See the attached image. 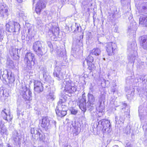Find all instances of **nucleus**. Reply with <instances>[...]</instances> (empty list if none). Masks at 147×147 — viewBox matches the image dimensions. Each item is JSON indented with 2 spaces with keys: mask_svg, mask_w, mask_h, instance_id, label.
<instances>
[{
  "mask_svg": "<svg viewBox=\"0 0 147 147\" xmlns=\"http://www.w3.org/2000/svg\"><path fill=\"white\" fill-rule=\"evenodd\" d=\"M76 28V27H74V29H75Z\"/></svg>",
  "mask_w": 147,
  "mask_h": 147,
  "instance_id": "obj_57",
  "label": "nucleus"
},
{
  "mask_svg": "<svg viewBox=\"0 0 147 147\" xmlns=\"http://www.w3.org/2000/svg\"><path fill=\"white\" fill-rule=\"evenodd\" d=\"M136 47V45L135 43L134 42L131 44L128 45V49H131L133 50H134L135 49Z\"/></svg>",
  "mask_w": 147,
  "mask_h": 147,
  "instance_id": "obj_34",
  "label": "nucleus"
},
{
  "mask_svg": "<svg viewBox=\"0 0 147 147\" xmlns=\"http://www.w3.org/2000/svg\"><path fill=\"white\" fill-rule=\"evenodd\" d=\"M106 51L108 55H114L117 51V46L115 43L110 42L107 43L106 46Z\"/></svg>",
  "mask_w": 147,
  "mask_h": 147,
  "instance_id": "obj_3",
  "label": "nucleus"
},
{
  "mask_svg": "<svg viewBox=\"0 0 147 147\" xmlns=\"http://www.w3.org/2000/svg\"><path fill=\"white\" fill-rule=\"evenodd\" d=\"M46 2L45 0H39L36 4L35 11L37 14H39L42 10L46 7Z\"/></svg>",
  "mask_w": 147,
  "mask_h": 147,
  "instance_id": "obj_5",
  "label": "nucleus"
},
{
  "mask_svg": "<svg viewBox=\"0 0 147 147\" xmlns=\"http://www.w3.org/2000/svg\"><path fill=\"white\" fill-rule=\"evenodd\" d=\"M16 0L19 3H21L23 1V0Z\"/></svg>",
  "mask_w": 147,
  "mask_h": 147,
  "instance_id": "obj_46",
  "label": "nucleus"
},
{
  "mask_svg": "<svg viewBox=\"0 0 147 147\" xmlns=\"http://www.w3.org/2000/svg\"><path fill=\"white\" fill-rule=\"evenodd\" d=\"M85 60L86 61L87 64H90L93 61L94 58L92 57L89 55L85 59Z\"/></svg>",
  "mask_w": 147,
  "mask_h": 147,
  "instance_id": "obj_29",
  "label": "nucleus"
},
{
  "mask_svg": "<svg viewBox=\"0 0 147 147\" xmlns=\"http://www.w3.org/2000/svg\"><path fill=\"white\" fill-rule=\"evenodd\" d=\"M7 147H12L9 144H8L7 145Z\"/></svg>",
  "mask_w": 147,
  "mask_h": 147,
  "instance_id": "obj_49",
  "label": "nucleus"
},
{
  "mask_svg": "<svg viewBox=\"0 0 147 147\" xmlns=\"http://www.w3.org/2000/svg\"><path fill=\"white\" fill-rule=\"evenodd\" d=\"M137 26L136 23L134 22L130 24V26L128 28L129 29L131 30L135 31L136 30Z\"/></svg>",
  "mask_w": 147,
  "mask_h": 147,
  "instance_id": "obj_31",
  "label": "nucleus"
},
{
  "mask_svg": "<svg viewBox=\"0 0 147 147\" xmlns=\"http://www.w3.org/2000/svg\"><path fill=\"white\" fill-rule=\"evenodd\" d=\"M7 94V95L8 94V92H3V95H4V94Z\"/></svg>",
  "mask_w": 147,
  "mask_h": 147,
  "instance_id": "obj_47",
  "label": "nucleus"
},
{
  "mask_svg": "<svg viewBox=\"0 0 147 147\" xmlns=\"http://www.w3.org/2000/svg\"><path fill=\"white\" fill-rule=\"evenodd\" d=\"M125 109V108H122V111H123V110H124V109Z\"/></svg>",
  "mask_w": 147,
  "mask_h": 147,
  "instance_id": "obj_52",
  "label": "nucleus"
},
{
  "mask_svg": "<svg viewBox=\"0 0 147 147\" xmlns=\"http://www.w3.org/2000/svg\"><path fill=\"white\" fill-rule=\"evenodd\" d=\"M41 43L39 41L35 42L33 44V48L34 51L39 55H42L43 54L41 50Z\"/></svg>",
  "mask_w": 147,
  "mask_h": 147,
  "instance_id": "obj_7",
  "label": "nucleus"
},
{
  "mask_svg": "<svg viewBox=\"0 0 147 147\" xmlns=\"http://www.w3.org/2000/svg\"><path fill=\"white\" fill-rule=\"evenodd\" d=\"M86 98H82L80 99L78 103L80 109L84 112L86 110Z\"/></svg>",
  "mask_w": 147,
  "mask_h": 147,
  "instance_id": "obj_11",
  "label": "nucleus"
},
{
  "mask_svg": "<svg viewBox=\"0 0 147 147\" xmlns=\"http://www.w3.org/2000/svg\"><path fill=\"white\" fill-rule=\"evenodd\" d=\"M49 98H50L52 100H53L55 98H54V96L53 94H51V93H50V96Z\"/></svg>",
  "mask_w": 147,
  "mask_h": 147,
  "instance_id": "obj_39",
  "label": "nucleus"
},
{
  "mask_svg": "<svg viewBox=\"0 0 147 147\" xmlns=\"http://www.w3.org/2000/svg\"><path fill=\"white\" fill-rule=\"evenodd\" d=\"M100 105L98 107L96 108L97 110L99 113H102L105 111V107L104 104H102L100 101H99Z\"/></svg>",
  "mask_w": 147,
  "mask_h": 147,
  "instance_id": "obj_22",
  "label": "nucleus"
},
{
  "mask_svg": "<svg viewBox=\"0 0 147 147\" xmlns=\"http://www.w3.org/2000/svg\"><path fill=\"white\" fill-rule=\"evenodd\" d=\"M115 90H114L113 91V92H115Z\"/></svg>",
  "mask_w": 147,
  "mask_h": 147,
  "instance_id": "obj_58",
  "label": "nucleus"
},
{
  "mask_svg": "<svg viewBox=\"0 0 147 147\" xmlns=\"http://www.w3.org/2000/svg\"><path fill=\"white\" fill-rule=\"evenodd\" d=\"M118 117L116 116L115 117V121L116 123H121L123 121L124 119V116L122 117L120 116L119 117V119L118 120Z\"/></svg>",
  "mask_w": 147,
  "mask_h": 147,
  "instance_id": "obj_32",
  "label": "nucleus"
},
{
  "mask_svg": "<svg viewBox=\"0 0 147 147\" xmlns=\"http://www.w3.org/2000/svg\"><path fill=\"white\" fill-rule=\"evenodd\" d=\"M124 105L125 107H126L127 106V105H126V104H125V103H124Z\"/></svg>",
  "mask_w": 147,
  "mask_h": 147,
  "instance_id": "obj_51",
  "label": "nucleus"
},
{
  "mask_svg": "<svg viewBox=\"0 0 147 147\" xmlns=\"http://www.w3.org/2000/svg\"><path fill=\"white\" fill-rule=\"evenodd\" d=\"M7 111L6 109H4L1 112V115L4 119L7 121H8V120L11 121L12 119V116L9 113L8 114L9 119H8L7 118Z\"/></svg>",
  "mask_w": 147,
  "mask_h": 147,
  "instance_id": "obj_13",
  "label": "nucleus"
},
{
  "mask_svg": "<svg viewBox=\"0 0 147 147\" xmlns=\"http://www.w3.org/2000/svg\"><path fill=\"white\" fill-rule=\"evenodd\" d=\"M71 28L72 31L75 32L78 30L79 28V25L76 23H74L71 26Z\"/></svg>",
  "mask_w": 147,
  "mask_h": 147,
  "instance_id": "obj_23",
  "label": "nucleus"
},
{
  "mask_svg": "<svg viewBox=\"0 0 147 147\" xmlns=\"http://www.w3.org/2000/svg\"><path fill=\"white\" fill-rule=\"evenodd\" d=\"M125 147H132V146L130 143H128L126 144Z\"/></svg>",
  "mask_w": 147,
  "mask_h": 147,
  "instance_id": "obj_41",
  "label": "nucleus"
},
{
  "mask_svg": "<svg viewBox=\"0 0 147 147\" xmlns=\"http://www.w3.org/2000/svg\"><path fill=\"white\" fill-rule=\"evenodd\" d=\"M134 55L129 56L128 58V59L129 61V62L132 63H134V60L136 59V57L137 55V52L136 51H134Z\"/></svg>",
  "mask_w": 147,
  "mask_h": 147,
  "instance_id": "obj_25",
  "label": "nucleus"
},
{
  "mask_svg": "<svg viewBox=\"0 0 147 147\" xmlns=\"http://www.w3.org/2000/svg\"><path fill=\"white\" fill-rule=\"evenodd\" d=\"M137 9L140 13L142 12L147 13V3L143 4L141 8H139L138 9V8Z\"/></svg>",
  "mask_w": 147,
  "mask_h": 147,
  "instance_id": "obj_19",
  "label": "nucleus"
},
{
  "mask_svg": "<svg viewBox=\"0 0 147 147\" xmlns=\"http://www.w3.org/2000/svg\"><path fill=\"white\" fill-rule=\"evenodd\" d=\"M49 35H56L59 34V28L58 27L52 26L50 28L48 31Z\"/></svg>",
  "mask_w": 147,
  "mask_h": 147,
  "instance_id": "obj_12",
  "label": "nucleus"
},
{
  "mask_svg": "<svg viewBox=\"0 0 147 147\" xmlns=\"http://www.w3.org/2000/svg\"><path fill=\"white\" fill-rule=\"evenodd\" d=\"M70 111H71V113L73 115H76L78 112L77 110L73 108H70Z\"/></svg>",
  "mask_w": 147,
  "mask_h": 147,
  "instance_id": "obj_35",
  "label": "nucleus"
},
{
  "mask_svg": "<svg viewBox=\"0 0 147 147\" xmlns=\"http://www.w3.org/2000/svg\"><path fill=\"white\" fill-rule=\"evenodd\" d=\"M7 27L9 28V31L10 32H16L19 31L20 28V26L18 23L17 22H11L6 24Z\"/></svg>",
  "mask_w": 147,
  "mask_h": 147,
  "instance_id": "obj_4",
  "label": "nucleus"
},
{
  "mask_svg": "<svg viewBox=\"0 0 147 147\" xmlns=\"http://www.w3.org/2000/svg\"><path fill=\"white\" fill-rule=\"evenodd\" d=\"M3 125L2 124V122L0 121V129L2 127H3Z\"/></svg>",
  "mask_w": 147,
  "mask_h": 147,
  "instance_id": "obj_43",
  "label": "nucleus"
},
{
  "mask_svg": "<svg viewBox=\"0 0 147 147\" xmlns=\"http://www.w3.org/2000/svg\"><path fill=\"white\" fill-rule=\"evenodd\" d=\"M24 92L23 94V97L24 99L27 100H30L32 99V92Z\"/></svg>",
  "mask_w": 147,
  "mask_h": 147,
  "instance_id": "obj_21",
  "label": "nucleus"
},
{
  "mask_svg": "<svg viewBox=\"0 0 147 147\" xmlns=\"http://www.w3.org/2000/svg\"><path fill=\"white\" fill-rule=\"evenodd\" d=\"M53 75L54 76H56V77L58 78L59 80H61L63 79V77L61 76V78L59 77V75L57 72L55 71L53 72Z\"/></svg>",
  "mask_w": 147,
  "mask_h": 147,
  "instance_id": "obj_36",
  "label": "nucleus"
},
{
  "mask_svg": "<svg viewBox=\"0 0 147 147\" xmlns=\"http://www.w3.org/2000/svg\"><path fill=\"white\" fill-rule=\"evenodd\" d=\"M96 127H97L98 125H97V124H96Z\"/></svg>",
  "mask_w": 147,
  "mask_h": 147,
  "instance_id": "obj_54",
  "label": "nucleus"
},
{
  "mask_svg": "<svg viewBox=\"0 0 147 147\" xmlns=\"http://www.w3.org/2000/svg\"><path fill=\"white\" fill-rule=\"evenodd\" d=\"M113 147H119L118 145H115Z\"/></svg>",
  "mask_w": 147,
  "mask_h": 147,
  "instance_id": "obj_50",
  "label": "nucleus"
},
{
  "mask_svg": "<svg viewBox=\"0 0 147 147\" xmlns=\"http://www.w3.org/2000/svg\"><path fill=\"white\" fill-rule=\"evenodd\" d=\"M0 133L3 136L5 135H7V134L6 128L3 127H2L0 129Z\"/></svg>",
  "mask_w": 147,
  "mask_h": 147,
  "instance_id": "obj_30",
  "label": "nucleus"
},
{
  "mask_svg": "<svg viewBox=\"0 0 147 147\" xmlns=\"http://www.w3.org/2000/svg\"><path fill=\"white\" fill-rule=\"evenodd\" d=\"M43 76H44V77H45V75L44 74V75H43Z\"/></svg>",
  "mask_w": 147,
  "mask_h": 147,
  "instance_id": "obj_55",
  "label": "nucleus"
},
{
  "mask_svg": "<svg viewBox=\"0 0 147 147\" xmlns=\"http://www.w3.org/2000/svg\"><path fill=\"white\" fill-rule=\"evenodd\" d=\"M9 15V8L3 5L0 6V16L5 17Z\"/></svg>",
  "mask_w": 147,
  "mask_h": 147,
  "instance_id": "obj_8",
  "label": "nucleus"
},
{
  "mask_svg": "<svg viewBox=\"0 0 147 147\" xmlns=\"http://www.w3.org/2000/svg\"><path fill=\"white\" fill-rule=\"evenodd\" d=\"M68 126L70 128H72L71 126H72V127H74V129H75V131L77 132H78V127L75 125V124H74L73 121H71V122H69L68 123Z\"/></svg>",
  "mask_w": 147,
  "mask_h": 147,
  "instance_id": "obj_28",
  "label": "nucleus"
},
{
  "mask_svg": "<svg viewBox=\"0 0 147 147\" xmlns=\"http://www.w3.org/2000/svg\"><path fill=\"white\" fill-rule=\"evenodd\" d=\"M34 90L35 91L42 92L43 91L42 84L40 81L37 80H34Z\"/></svg>",
  "mask_w": 147,
  "mask_h": 147,
  "instance_id": "obj_9",
  "label": "nucleus"
},
{
  "mask_svg": "<svg viewBox=\"0 0 147 147\" xmlns=\"http://www.w3.org/2000/svg\"><path fill=\"white\" fill-rule=\"evenodd\" d=\"M30 131L33 138L34 139H35L36 134H37L39 131L34 128H31Z\"/></svg>",
  "mask_w": 147,
  "mask_h": 147,
  "instance_id": "obj_27",
  "label": "nucleus"
},
{
  "mask_svg": "<svg viewBox=\"0 0 147 147\" xmlns=\"http://www.w3.org/2000/svg\"><path fill=\"white\" fill-rule=\"evenodd\" d=\"M142 106H140L139 108V116L141 120H144L147 118V112L145 113L143 110H142Z\"/></svg>",
  "mask_w": 147,
  "mask_h": 147,
  "instance_id": "obj_15",
  "label": "nucleus"
},
{
  "mask_svg": "<svg viewBox=\"0 0 147 147\" xmlns=\"http://www.w3.org/2000/svg\"><path fill=\"white\" fill-rule=\"evenodd\" d=\"M84 94H85V93L83 94H82V98H85V97H84Z\"/></svg>",
  "mask_w": 147,
  "mask_h": 147,
  "instance_id": "obj_48",
  "label": "nucleus"
},
{
  "mask_svg": "<svg viewBox=\"0 0 147 147\" xmlns=\"http://www.w3.org/2000/svg\"><path fill=\"white\" fill-rule=\"evenodd\" d=\"M4 30L3 28L1 27H0V40L1 38L3 33L4 32Z\"/></svg>",
  "mask_w": 147,
  "mask_h": 147,
  "instance_id": "obj_37",
  "label": "nucleus"
},
{
  "mask_svg": "<svg viewBox=\"0 0 147 147\" xmlns=\"http://www.w3.org/2000/svg\"><path fill=\"white\" fill-rule=\"evenodd\" d=\"M53 123V124L54 125H55L56 124V122L54 120H51V121Z\"/></svg>",
  "mask_w": 147,
  "mask_h": 147,
  "instance_id": "obj_44",
  "label": "nucleus"
},
{
  "mask_svg": "<svg viewBox=\"0 0 147 147\" xmlns=\"http://www.w3.org/2000/svg\"><path fill=\"white\" fill-rule=\"evenodd\" d=\"M23 88L25 89V90L22 91L23 92H26V91H27V90H26V87L25 86H24L23 87Z\"/></svg>",
  "mask_w": 147,
  "mask_h": 147,
  "instance_id": "obj_45",
  "label": "nucleus"
},
{
  "mask_svg": "<svg viewBox=\"0 0 147 147\" xmlns=\"http://www.w3.org/2000/svg\"><path fill=\"white\" fill-rule=\"evenodd\" d=\"M34 55L31 53H27L25 55L24 61L27 67L28 68H31L35 64Z\"/></svg>",
  "mask_w": 147,
  "mask_h": 147,
  "instance_id": "obj_2",
  "label": "nucleus"
},
{
  "mask_svg": "<svg viewBox=\"0 0 147 147\" xmlns=\"http://www.w3.org/2000/svg\"><path fill=\"white\" fill-rule=\"evenodd\" d=\"M119 106V105H116V106L117 107V106Z\"/></svg>",
  "mask_w": 147,
  "mask_h": 147,
  "instance_id": "obj_56",
  "label": "nucleus"
},
{
  "mask_svg": "<svg viewBox=\"0 0 147 147\" xmlns=\"http://www.w3.org/2000/svg\"><path fill=\"white\" fill-rule=\"evenodd\" d=\"M19 16H22V15H20H20H19Z\"/></svg>",
  "mask_w": 147,
  "mask_h": 147,
  "instance_id": "obj_53",
  "label": "nucleus"
},
{
  "mask_svg": "<svg viewBox=\"0 0 147 147\" xmlns=\"http://www.w3.org/2000/svg\"><path fill=\"white\" fill-rule=\"evenodd\" d=\"M4 73L2 76L3 79L4 80L7 79L11 82H13L14 81V79L11 76V74H10L7 71H4Z\"/></svg>",
  "mask_w": 147,
  "mask_h": 147,
  "instance_id": "obj_14",
  "label": "nucleus"
},
{
  "mask_svg": "<svg viewBox=\"0 0 147 147\" xmlns=\"http://www.w3.org/2000/svg\"><path fill=\"white\" fill-rule=\"evenodd\" d=\"M45 136L42 134H41L39 132L36 134V136L35 139L38 140H43L45 139Z\"/></svg>",
  "mask_w": 147,
  "mask_h": 147,
  "instance_id": "obj_24",
  "label": "nucleus"
},
{
  "mask_svg": "<svg viewBox=\"0 0 147 147\" xmlns=\"http://www.w3.org/2000/svg\"><path fill=\"white\" fill-rule=\"evenodd\" d=\"M49 119L47 117H43L42 120L41 126L44 128H47L49 125Z\"/></svg>",
  "mask_w": 147,
  "mask_h": 147,
  "instance_id": "obj_16",
  "label": "nucleus"
},
{
  "mask_svg": "<svg viewBox=\"0 0 147 147\" xmlns=\"http://www.w3.org/2000/svg\"><path fill=\"white\" fill-rule=\"evenodd\" d=\"M142 45L144 49H147V36L143 37L142 39Z\"/></svg>",
  "mask_w": 147,
  "mask_h": 147,
  "instance_id": "obj_26",
  "label": "nucleus"
},
{
  "mask_svg": "<svg viewBox=\"0 0 147 147\" xmlns=\"http://www.w3.org/2000/svg\"><path fill=\"white\" fill-rule=\"evenodd\" d=\"M64 84L65 85V90L66 91H69L71 89V87L73 86L72 82L69 79L67 78L65 79L63 82Z\"/></svg>",
  "mask_w": 147,
  "mask_h": 147,
  "instance_id": "obj_10",
  "label": "nucleus"
},
{
  "mask_svg": "<svg viewBox=\"0 0 147 147\" xmlns=\"http://www.w3.org/2000/svg\"><path fill=\"white\" fill-rule=\"evenodd\" d=\"M98 123H100L102 126V131L103 133L107 132L110 128L111 124L108 120H102L101 121H99Z\"/></svg>",
  "mask_w": 147,
  "mask_h": 147,
  "instance_id": "obj_6",
  "label": "nucleus"
},
{
  "mask_svg": "<svg viewBox=\"0 0 147 147\" xmlns=\"http://www.w3.org/2000/svg\"><path fill=\"white\" fill-rule=\"evenodd\" d=\"M88 97L89 102L90 103L88 107L90 108V109L92 110L93 109V107L91 106V105H93L94 104V102L95 101L94 98L93 96L90 93L88 94Z\"/></svg>",
  "mask_w": 147,
  "mask_h": 147,
  "instance_id": "obj_17",
  "label": "nucleus"
},
{
  "mask_svg": "<svg viewBox=\"0 0 147 147\" xmlns=\"http://www.w3.org/2000/svg\"><path fill=\"white\" fill-rule=\"evenodd\" d=\"M47 43L48 46L50 48H51L52 47H53V46L51 44V43L50 42H47Z\"/></svg>",
  "mask_w": 147,
  "mask_h": 147,
  "instance_id": "obj_40",
  "label": "nucleus"
},
{
  "mask_svg": "<svg viewBox=\"0 0 147 147\" xmlns=\"http://www.w3.org/2000/svg\"><path fill=\"white\" fill-rule=\"evenodd\" d=\"M134 93H132V92H128V94H127V98L128 99L129 98L130 99V98L131 97V96H133V95Z\"/></svg>",
  "mask_w": 147,
  "mask_h": 147,
  "instance_id": "obj_38",
  "label": "nucleus"
},
{
  "mask_svg": "<svg viewBox=\"0 0 147 147\" xmlns=\"http://www.w3.org/2000/svg\"><path fill=\"white\" fill-rule=\"evenodd\" d=\"M92 115L93 117H95L96 115V113L95 112L92 113Z\"/></svg>",
  "mask_w": 147,
  "mask_h": 147,
  "instance_id": "obj_42",
  "label": "nucleus"
},
{
  "mask_svg": "<svg viewBox=\"0 0 147 147\" xmlns=\"http://www.w3.org/2000/svg\"><path fill=\"white\" fill-rule=\"evenodd\" d=\"M140 24L147 26V15L140 16L139 19Z\"/></svg>",
  "mask_w": 147,
  "mask_h": 147,
  "instance_id": "obj_18",
  "label": "nucleus"
},
{
  "mask_svg": "<svg viewBox=\"0 0 147 147\" xmlns=\"http://www.w3.org/2000/svg\"><path fill=\"white\" fill-rule=\"evenodd\" d=\"M58 102V105L55 110L57 114L59 116L63 117L67 114V111L68 109V102L64 97H62Z\"/></svg>",
  "mask_w": 147,
  "mask_h": 147,
  "instance_id": "obj_1",
  "label": "nucleus"
},
{
  "mask_svg": "<svg viewBox=\"0 0 147 147\" xmlns=\"http://www.w3.org/2000/svg\"><path fill=\"white\" fill-rule=\"evenodd\" d=\"M100 52L101 51L99 49L95 48L91 50L90 54L97 56L100 55Z\"/></svg>",
  "mask_w": 147,
  "mask_h": 147,
  "instance_id": "obj_20",
  "label": "nucleus"
},
{
  "mask_svg": "<svg viewBox=\"0 0 147 147\" xmlns=\"http://www.w3.org/2000/svg\"><path fill=\"white\" fill-rule=\"evenodd\" d=\"M88 66V68L89 69L92 71V70H94L95 68V66L94 64L92 63H90V64H87Z\"/></svg>",
  "mask_w": 147,
  "mask_h": 147,
  "instance_id": "obj_33",
  "label": "nucleus"
}]
</instances>
